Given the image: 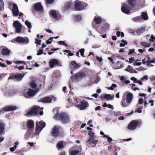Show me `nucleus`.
<instances>
[{"label": "nucleus", "mask_w": 155, "mask_h": 155, "mask_svg": "<svg viewBox=\"0 0 155 155\" xmlns=\"http://www.w3.org/2000/svg\"><path fill=\"white\" fill-rule=\"evenodd\" d=\"M50 14L51 16L56 20H59L61 18L60 14L56 10H52L51 11Z\"/></svg>", "instance_id": "obj_12"}, {"label": "nucleus", "mask_w": 155, "mask_h": 155, "mask_svg": "<svg viewBox=\"0 0 155 155\" xmlns=\"http://www.w3.org/2000/svg\"><path fill=\"white\" fill-rule=\"evenodd\" d=\"M30 85L31 87L34 89H38V88L37 87V84L34 81H33L31 82L30 83Z\"/></svg>", "instance_id": "obj_34"}, {"label": "nucleus", "mask_w": 155, "mask_h": 155, "mask_svg": "<svg viewBox=\"0 0 155 155\" xmlns=\"http://www.w3.org/2000/svg\"><path fill=\"white\" fill-rule=\"evenodd\" d=\"M151 81L154 82L155 81V76H152L150 78Z\"/></svg>", "instance_id": "obj_64"}, {"label": "nucleus", "mask_w": 155, "mask_h": 155, "mask_svg": "<svg viewBox=\"0 0 155 155\" xmlns=\"http://www.w3.org/2000/svg\"><path fill=\"white\" fill-rule=\"evenodd\" d=\"M13 16H17L19 13V11L17 5L14 4L13 5V8L12 10Z\"/></svg>", "instance_id": "obj_14"}, {"label": "nucleus", "mask_w": 155, "mask_h": 155, "mask_svg": "<svg viewBox=\"0 0 155 155\" xmlns=\"http://www.w3.org/2000/svg\"><path fill=\"white\" fill-rule=\"evenodd\" d=\"M94 21L95 22V24H98L101 23L102 21L101 18L99 16L95 17L94 19Z\"/></svg>", "instance_id": "obj_28"}, {"label": "nucleus", "mask_w": 155, "mask_h": 155, "mask_svg": "<svg viewBox=\"0 0 155 155\" xmlns=\"http://www.w3.org/2000/svg\"><path fill=\"white\" fill-rule=\"evenodd\" d=\"M130 80L133 81L134 83H137V79L134 77H132L130 78Z\"/></svg>", "instance_id": "obj_53"}, {"label": "nucleus", "mask_w": 155, "mask_h": 155, "mask_svg": "<svg viewBox=\"0 0 155 155\" xmlns=\"http://www.w3.org/2000/svg\"><path fill=\"white\" fill-rule=\"evenodd\" d=\"M147 30L146 27H142L140 28L137 29L136 31V32L138 34H140L145 31H146Z\"/></svg>", "instance_id": "obj_25"}, {"label": "nucleus", "mask_w": 155, "mask_h": 155, "mask_svg": "<svg viewBox=\"0 0 155 155\" xmlns=\"http://www.w3.org/2000/svg\"><path fill=\"white\" fill-rule=\"evenodd\" d=\"M24 76L21 74H18L15 75V78L17 81H19L21 80Z\"/></svg>", "instance_id": "obj_29"}, {"label": "nucleus", "mask_w": 155, "mask_h": 155, "mask_svg": "<svg viewBox=\"0 0 155 155\" xmlns=\"http://www.w3.org/2000/svg\"><path fill=\"white\" fill-rule=\"evenodd\" d=\"M27 125L30 131H29V135L31 134L33 132L34 128V122L31 120H28L27 123Z\"/></svg>", "instance_id": "obj_10"}, {"label": "nucleus", "mask_w": 155, "mask_h": 155, "mask_svg": "<svg viewBox=\"0 0 155 155\" xmlns=\"http://www.w3.org/2000/svg\"><path fill=\"white\" fill-rule=\"evenodd\" d=\"M87 5V4L81 2H76L74 5L76 10H81L84 9Z\"/></svg>", "instance_id": "obj_4"}, {"label": "nucleus", "mask_w": 155, "mask_h": 155, "mask_svg": "<svg viewBox=\"0 0 155 155\" xmlns=\"http://www.w3.org/2000/svg\"><path fill=\"white\" fill-rule=\"evenodd\" d=\"M60 114H58V113L56 114L54 117V119L57 120L61 119V117L60 116Z\"/></svg>", "instance_id": "obj_46"}, {"label": "nucleus", "mask_w": 155, "mask_h": 155, "mask_svg": "<svg viewBox=\"0 0 155 155\" xmlns=\"http://www.w3.org/2000/svg\"><path fill=\"white\" fill-rule=\"evenodd\" d=\"M130 103H128L126 101L125 97H123L122 100L121 102V104L123 107H127L130 104Z\"/></svg>", "instance_id": "obj_21"}, {"label": "nucleus", "mask_w": 155, "mask_h": 155, "mask_svg": "<svg viewBox=\"0 0 155 155\" xmlns=\"http://www.w3.org/2000/svg\"><path fill=\"white\" fill-rule=\"evenodd\" d=\"M57 146L58 149L62 148L63 147V143L62 141H61L57 143Z\"/></svg>", "instance_id": "obj_40"}, {"label": "nucleus", "mask_w": 155, "mask_h": 155, "mask_svg": "<svg viewBox=\"0 0 155 155\" xmlns=\"http://www.w3.org/2000/svg\"><path fill=\"white\" fill-rule=\"evenodd\" d=\"M34 7L36 10H38L39 12H41L43 10V8L41 3L38 2L35 4Z\"/></svg>", "instance_id": "obj_23"}, {"label": "nucleus", "mask_w": 155, "mask_h": 155, "mask_svg": "<svg viewBox=\"0 0 155 155\" xmlns=\"http://www.w3.org/2000/svg\"><path fill=\"white\" fill-rule=\"evenodd\" d=\"M130 0H128L127 3H123L122 4L121 8L122 11L126 14H128L130 13V11L132 12H133V10L136 9L135 7H132L130 3Z\"/></svg>", "instance_id": "obj_1"}, {"label": "nucleus", "mask_w": 155, "mask_h": 155, "mask_svg": "<svg viewBox=\"0 0 155 155\" xmlns=\"http://www.w3.org/2000/svg\"><path fill=\"white\" fill-rule=\"evenodd\" d=\"M138 122L137 121L133 120L130 122L127 127L128 129L133 130L136 128Z\"/></svg>", "instance_id": "obj_15"}, {"label": "nucleus", "mask_w": 155, "mask_h": 155, "mask_svg": "<svg viewBox=\"0 0 155 155\" xmlns=\"http://www.w3.org/2000/svg\"><path fill=\"white\" fill-rule=\"evenodd\" d=\"M75 101V103L74 104V105L76 107H79L81 102L79 99H76Z\"/></svg>", "instance_id": "obj_31"}, {"label": "nucleus", "mask_w": 155, "mask_h": 155, "mask_svg": "<svg viewBox=\"0 0 155 155\" xmlns=\"http://www.w3.org/2000/svg\"><path fill=\"white\" fill-rule=\"evenodd\" d=\"M59 127L55 125L53 128L52 133L53 135L55 137H57L59 134Z\"/></svg>", "instance_id": "obj_17"}, {"label": "nucleus", "mask_w": 155, "mask_h": 155, "mask_svg": "<svg viewBox=\"0 0 155 155\" xmlns=\"http://www.w3.org/2000/svg\"><path fill=\"white\" fill-rule=\"evenodd\" d=\"M140 60H136L134 64V65L136 66L140 65L141 64V62H140Z\"/></svg>", "instance_id": "obj_47"}, {"label": "nucleus", "mask_w": 155, "mask_h": 155, "mask_svg": "<svg viewBox=\"0 0 155 155\" xmlns=\"http://www.w3.org/2000/svg\"><path fill=\"white\" fill-rule=\"evenodd\" d=\"M80 66V65L77 64L74 61H72L71 62L69 67L71 69L74 70V69L78 68Z\"/></svg>", "instance_id": "obj_16"}, {"label": "nucleus", "mask_w": 155, "mask_h": 155, "mask_svg": "<svg viewBox=\"0 0 155 155\" xmlns=\"http://www.w3.org/2000/svg\"><path fill=\"white\" fill-rule=\"evenodd\" d=\"M39 107L38 106H34L27 111L28 116L34 115L37 114L39 110Z\"/></svg>", "instance_id": "obj_3"}, {"label": "nucleus", "mask_w": 155, "mask_h": 155, "mask_svg": "<svg viewBox=\"0 0 155 155\" xmlns=\"http://www.w3.org/2000/svg\"><path fill=\"white\" fill-rule=\"evenodd\" d=\"M17 109V107L15 105L7 106L4 107L3 109H2L0 110V114L4 113L5 111H13Z\"/></svg>", "instance_id": "obj_6"}, {"label": "nucleus", "mask_w": 155, "mask_h": 155, "mask_svg": "<svg viewBox=\"0 0 155 155\" xmlns=\"http://www.w3.org/2000/svg\"><path fill=\"white\" fill-rule=\"evenodd\" d=\"M141 19V18L140 16H137L136 17L134 18L133 19L134 21L137 22Z\"/></svg>", "instance_id": "obj_50"}, {"label": "nucleus", "mask_w": 155, "mask_h": 155, "mask_svg": "<svg viewBox=\"0 0 155 155\" xmlns=\"http://www.w3.org/2000/svg\"><path fill=\"white\" fill-rule=\"evenodd\" d=\"M147 68V66H141L137 69V70L139 71H143L146 70Z\"/></svg>", "instance_id": "obj_35"}, {"label": "nucleus", "mask_w": 155, "mask_h": 155, "mask_svg": "<svg viewBox=\"0 0 155 155\" xmlns=\"http://www.w3.org/2000/svg\"><path fill=\"white\" fill-rule=\"evenodd\" d=\"M79 151L78 150H73L70 153V155H77Z\"/></svg>", "instance_id": "obj_44"}, {"label": "nucleus", "mask_w": 155, "mask_h": 155, "mask_svg": "<svg viewBox=\"0 0 155 155\" xmlns=\"http://www.w3.org/2000/svg\"><path fill=\"white\" fill-rule=\"evenodd\" d=\"M88 106L89 104L87 102L83 101H81L79 106V108L81 110H83L85 109L86 107H88Z\"/></svg>", "instance_id": "obj_19"}, {"label": "nucleus", "mask_w": 155, "mask_h": 155, "mask_svg": "<svg viewBox=\"0 0 155 155\" xmlns=\"http://www.w3.org/2000/svg\"><path fill=\"white\" fill-rule=\"evenodd\" d=\"M114 57H115V58H118V59H119L123 60H124V58L121 57L120 56H119L118 55H114Z\"/></svg>", "instance_id": "obj_57"}, {"label": "nucleus", "mask_w": 155, "mask_h": 155, "mask_svg": "<svg viewBox=\"0 0 155 155\" xmlns=\"http://www.w3.org/2000/svg\"><path fill=\"white\" fill-rule=\"evenodd\" d=\"M25 24L28 27V29H31L32 27L31 24L30 22L27 21H25Z\"/></svg>", "instance_id": "obj_43"}, {"label": "nucleus", "mask_w": 155, "mask_h": 155, "mask_svg": "<svg viewBox=\"0 0 155 155\" xmlns=\"http://www.w3.org/2000/svg\"><path fill=\"white\" fill-rule=\"evenodd\" d=\"M4 2L2 0H0V11L3 8Z\"/></svg>", "instance_id": "obj_51"}, {"label": "nucleus", "mask_w": 155, "mask_h": 155, "mask_svg": "<svg viewBox=\"0 0 155 155\" xmlns=\"http://www.w3.org/2000/svg\"><path fill=\"white\" fill-rule=\"evenodd\" d=\"M79 51L81 53V55L82 56H84V49L83 48L79 50Z\"/></svg>", "instance_id": "obj_58"}, {"label": "nucleus", "mask_w": 155, "mask_h": 155, "mask_svg": "<svg viewBox=\"0 0 155 155\" xmlns=\"http://www.w3.org/2000/svg\"><path fill=\"white\" fill-rule=\"evenodd\" d=\"M96 59L97 60V61H98L100 62H101L103 60L102 58L101 57L100 58L98 56L96 57Z\"/></svg>", "instance_id": "obj_63"}, {"label": "nucleus", "mask_w": 155, "mask_h": 155, "mask_svg": "<svg viewBox=\"0 0 155 155\" xmlns=\"http://www.w3.org/2000/svg\"><path fill=\"white\" fill-rule=\"evenodd\" d=\"M35 43H38L39 45H40L41 43V41L38 39H35Z\"/></svg>", "instance_id": "obj_61"}, {"label": "nucleus", "mask_w": 155, "mask_h": 155, "mask_svg": "<svg viewBox=\"0 0 155 155\" xmlns=\"http://www.w3.org/2000/svg\"><path fill=\"white\" fill-rule=\"evenodd\" d=\"M101 78L100 77H97L94 81V83L95 84L97 83L100 80Z\"/></svg>", "instance_id": "obj_59"}, {"label": "nucleus", "mask_w": 155, "mask_h": 155, "mask_svg": "<svg viewBox=\"0 0 155 155\" xmlns=\"http://www.w3.org/2000/svg\"><path fill=\"white\" fill-rule=\"evenodd\" d=\"M43 51L41 49H39L37 51V55H40L43 54Z\"/></svg>", "instance_id": "obj_49"}, {"label": "nucleus", "mask_w": 155, "mask_h": 155, "mask_svg": "<svg viewBox=\"0 0 155 155\" xmlns=\"http://www.w3.org/2000/svg\"><path fill=\"white\" fill-rule=\"evenodd\" d=\"M15 41L18 43L27 44L29 43V40L27 37H23L18 36L15 38Z\"/></svg>", "instance_id": "obj_8"}, {"label": "nucleus", "mask_w": 155, "mask_h": 155, "mask_svg": "<svg viewBox=\"0 0 155 155\" xmlns=\"http://www.w3.org/2000/svg\"><path fill=\"white\" fill-rule=\"evenodd\" d=\"M133 97V95L131 93H127V94L126 101L127 103L130 104L132 101Z\"/></svg>", "instance_id": "obj_22"}, {"label": "nucleus", "mask_w": 155, "mask_h": 155, "mask_svg": "<svg viewBox=\"0 0 155 155\" xmlns=\"http://www.w3.org/2000/svg\"><path fill=\"white\" fill-rule=\"evenodd\" d=\"M38 91V89H35L34 90L32 89H29L27 92V94H24V96L26 98H28L29 97H33L34 96Z\"/></svg>", "instance_id": "obj_9"}, {"label": "nucleus", "mask_w": 155, "mask_h": 155, "mask_svg": "<svg viewBox=\"0 0 155 155\" xmlns=\"http://www.w3.org/2000/svg\"><path fill=\"white\" fill-rule=\"evenodd\" d=\"M50 67L52 68L54 66L58 64V62L55 59H51L49 62Z\"/></svg>", "instance_id": "obj_20"}, {"label": "nucleus", "mask_w": 155, "mask_h": 155, "mask_svg": "<svg viewBox=\"0 0 155 155\" xmlns=\"http://www.w3.org/2000/svg\"><path fill=\"white\" fill-rule=\"evenodd\" d=\"M146 37L147 39H148V38H149V41H153L155 39L154 36L153 35H151L150 37V35H147L146 36Z\"/></svg>", "instance_id": "obj_33"}, {"label": "nucleus", "mask_w": 155, "mask_h": 155, "mask_svg": "<svg viewBox=\"0 0 155 155\" xmlns=\"http://www.w3.org/2000/svg\"><path fill=\"white\" fill-rule=\"evenodd\" d=\"M13 25L15 28V31L18 33L21 32L22 29V25L18 21H16L13 23Z\"/></svg>", "instance_id": "obj_11"}, {"label": "nucleus", "mask_w": 155, "mask_h": 155, "mask_svg": "<svg viewBox=\"0 0 155 155\" xmlns=\"http://www.w3.org/2000/svg\"><path fill=\"white\" fill-rule=\"evenodd\" d=\"M86 75L84 72H80L76 74L75 76V78L77 81H78L81 79L82 78L86 77Z\"/></svg>", "instance_id": "obj_13"}, {"label": "nucleus", "mask_w": 155, "mask_h": 155, "mask_svg": "<svg viewBox=\"0 0 155 155\" xmlns=\"http://www.w3.org/2000/svg\"><path fill=\"white\" fill-rule=\"evenodd\" d=\"M134 61V58H129V62L130 63H132Z\"/></svg>", "instance_id": "obj_62"}, {"label": "nucleus", "mask_w": 155, "mask_h": 155, "mask_svg": "<svg viewBox=\"0 0 155 155\" xmlns=\"http://www.w3.org/2000/svg\"><path fill=\"white\" fill-rule=\"evenodd\" d=\"M1 49H2L1 53L3 55H7L10 53V51L5 47H2Z\"/></svg>", "instance_id": "obj_18"}, {"label": "nucleus", "mask_w": 155, "mask_h": 155, "mask_svg": "<svg viewBox=\"0 0 155 155\" xmlns=\"http://www.w3.org/2000/svg\"><path fill=\"white\" fill-rule=\"evenodd\" d=\"M104 137H106L107 139V140L109 142H110L112 140V139L108 135H104Z\"/></svg>", "instance_id": "obj_56"}, {"label": "nucleus", "mask_w": 155, "mask_h": 155, "mask_svg": "<svg viewBox=\"0 0 155 155\" xmlns=\"http://www.w3.org/2000/svg\"><path fill=\"white\" fill-rule=\"evenodd\" d=\"M116 87V84H112L111 86L109 87H108L107 89L108 90H113L114 88Z\"/></svg>", "instance_id": "obj_48"}, {"label": "nucleus", "mask_w": 155, "mask_h": 155, "mask_svg": "<svg viewBox=\"0 0 155 155\" xmlns=\"http://www.w3.org/2000/svg\"><path fill=\"white\" fill-rule=\"evenodd\" d=\"M87 142L90 144H96L97 143V141L93 138H91L88 140Z\"/></svg>", "instance_id": "obj_32"}, {"label": "nucleus", "mask_w": 155, "mask_h": 155, "mask_svg": "<svg viewBox=\"0 0 155 155\" xmlns=\"http://www.w3.org/2000/svg\"><path fill=\"white\" fill-rule=\"evenodd\" d=\"M61 121L64 123H68L70 121L69 116L66 113H62L60 114Z\"/></svg>", "instance_id": "obj_7"}, {"label": "nucleus", "mask_w": 155, "mask_h": 155, "mask_svg": "<svg viewBox=\"0 0 155 155\" xmlns=\"http://www.w3.org/2000/svg\"><path fill=\"white\" fill-rule=\"evenodd\" d=\"M5 125L1 121H0V134H2L4 130Z\"/></svg>", "instance_id": "obj_30"}, {"label": "nucleus", "mask_w": 155, "mask_h": 155, "mask_svg": "<svg viewBox=\"0 0 155 155\" xmlns=\"http://www.w3.org/2000/svg\"><path fill=\"white\" fill-rule=\"evenodd\" d=\"M116 66L114 67L115 69H118L122 68L123 66V64L120 61H117L116 63Z\"/></svg>", "instance_id": "obj_27"}, {"label": "nucleus", "mask_w": 155, "mask_h": 155, "mask_svg": "<svg viewBox=\"0 0 155 155\" xmlns=\"http://www.w3.org/2000/svg\"><path fill=\"white\" fill-rule=\"evenodd\" d=\"M94 133H93L92 131H89L88 133L89 135L91 137H94Z\"/></svg>", "instance_id": "obj_60"}, {"label": "nucleus", "mask_w": 155, "mask_h": 155, "mask_svg": "<svg viewBox=\"0 0 155 155\" xmlns=\"http://www.w3.org/2000/svg\"><path fill=\"white\" fill-rule=\"evenodd\" d=\"M52 99L50 97H45L41 99V101L43 103H51Z\"/></svg>", "instance_id": "obj_26"}, {"label": "nucleus", "mask_w": 155, "mask_h": 155, "mask_svg": "<svg viewBox=\"0 0 155 155\" xmlns=\"http://www.w3.org/2000/svg\"><path fill=\"white\" fill-rule=\"evenodd\" d=\"M150 59V58L149 56L147 55L144 59L142 60L143 63L144 64L146 62H149Z\"/></svg>", "instance_id": "obj_37"}, {"label": "nucleus", "mask_w": 155, "mask_h": 155, "mask_svg": "<svg viewBox=\"0 0 155 155\" xmlns=\"http://www.w3.org/2000/svg\"><path fill=\"white\" fill-rule=\"evenodd\" d=\"M45 123L43 121H41L37 122L36 123V128L34 135H39L42 129L45 127Z\"/></svg>", "instance_id": "obj_2"}, {"label": "nucleus", "mask_w": 155, "mask_h": 155, "mask_svg": "<svg viewBox=\"0 0 155 155\" xmlns=\"http://www.w3.org/2000/svg\"><path fill=\"white\" fill-rule=\"evenodd\" d=\"M58 44L60 45H63L66 47L67 46V45L65 43V42L63 41H60L58 42Z\"/></svg>", "instance_id": "obj_55"}, {"label": "nucleus", "mask_w": 155, "mask_h": 155, "mask_svg": "<svg viewBox=\"0 0 155 155\" xmlns=\"http://www.w3.org/2000/svg\"><path fill=\"white\" fill-rule=\"evenodd\" d=\"M141 16L143 19L145 20H147L148 18V16L146 13L143 12L141 14Z\"/></svg>", "instance_id": "obj_41"}, {"label": "nucleus", "mask_w": 155, "mask_h": 155, "mask_svg": "<svg viewBox=\"0 0 155 155\" xmlns=\"http://www.w3.org/2000/svg\"><path fill=\"white\" fill-rule=\"evenodd\" d=\"M103 97H104L105 99L107 100H111L110 95V94H106L104 95V96L102 95L101 96V98H102Z\"/></svg>", "instance_id": "obj_38"}, {"label": "nucleus", "mask_w": 155, "mask_h": 155, "mask_svg": "<svg viewBox=\"0 0 155 155\" xmlns=\"http://www.w3.org/2000/svg\"><path fill=\"white\" fill-rule=\"evenodd\" d=\"M121 43L120 44V46L124 47L127 44V42L126 41L123 40L121 41Z\"/></svg>", "instance_id": "obj_45"}, {"label": "nucleus", "mask_w": 155, "mask_h": 155, "mask_svg": "<svg viewBox=\"0 0 155 155\" xmlns=\"http://www.w3.org/2000/svg\"><path fill=\"white\" fill-rule=\"evenodd\" d=\"M73 5L72 3L71 2H68L66 3L65 6V9H67L70 8H71L73 6Z\"/></svg>", "instance_id": "obj_36"}, {"label": "nucleus", "mask_w": 155, "mask_h": 155, "mask_svg": "<svg viewBox=\"0 0 155 155\" xmlns=\"http://www.w3.org/2000/svg\"><path fill=\"white\" fill-rule=\"evenodd\" d=\"M74 20L76 21H79L81 20V16L80 15H76L74 18Z\"/></svg>", "instance_id": "obj_39"}, {"label": "nucleus", "mask_w": 155, "mask_h": 155, "mask_svg": "<svg viewBox=\"0 0 155 155\" xmlns=\"http://www.w3.org/2000/svg\"><path fill=\"white\" fill-rule=\"evenodd\" d=\"M130 3L133 7H136L137 6V3H138V5L143 6L145 4V0H130Z\"/></svg>", "instance_id": "obj_5"}, {"label": "nucleus", "mask_w": 155, "mask_h": 155, "mask_svg": "<svg viewBox=\"0 0 155 155\" xmlns=\"http://www.w3.org/2000/svg\"><path fill=\"white\" fill-rule=\"evenodd\" d=\"M142 109V107H141L139 108H138L136 109L135 110V112H137L138 113H141L142 112L141 109Z\"/></svg>", "instance_id": "obj_54"}, {"label": "nucleus", "mask_w": 155, "mask_h": 155, "mask_svg": "<svg viewBox=\"0 0 155 155\" xmlns=\"http://www.w3.org/2000/svg\"><path fill=\"white\" fill-rule=\"evenodd\" d=\"M53 38H50L49 39L46 41V43L47 44H49L51 43L52 41Z\"/></svg>", "instance_id": "obj_52"}, {"label": "nucleus", "mask_w": 155, "mask_h": 155, "mask_svg": "<svg viewBox=\"0 0 155 155\" xmlns=\"http://www.w3.org/2000/svg\"><path fill=\"white\" fill-rule=\"evenodd\" d=\"M142 46L145 47H149L150 46V45L149 43H147L144 42H142L141 43Z\"/></svg>", "instance_id": "obj_42"}, {"label": "nucleus", "mask_w": 155, "mask_h": 155, "mask_svg": "<svg viewBox=\"0 0 155 155\" xmlns=\"http://www.w3.org/2000/svg\"><path fill=\"white\" fill-rule=\"evenodd\" d=\"M125 70L129 72L130 73H137V72H136L133 69V67L130 65L128 66L126 68Z\"/></svg>", "instance_id": "obj_24"}]
</instances>
